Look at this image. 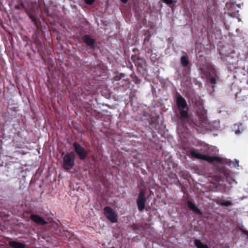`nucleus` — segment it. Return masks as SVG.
<instances>
[{
    "instance_id": "13",
    "label": "nucleus",
    "mask_w": 248,
    "mask_h": 248,
    "mask_svg": "<svg viewBox=\"0 0 248 248\" xmlns=\"http://www.w3.org/2000/svg\"><path fill=\"white\" fill-rule=\"evenodd\" d=\"M217 203L222 206L230 207L233 205L232 202L231 201H225L223 199H219L217 202Z\"/></svg>"
},
{
    "instance_id": "5",
    "label": "nucleus",
    "mask_w": 248,
    "mask_h": 248,
    "mask_svg": "<svg viewBox=\"0 0 248 248\" xmlns=\"http://www.w3.org/2000/svg\"><path fill=\"white\" fill-rule=\"evenodd\" d=\"M81 40L89 49L95 50L97 46V41L94 36L92 34H85L81 37Z\"/></svg>"
},
{
    "instance_id": "19",
    "label": "nucleus",
    "mask_w": 248,
    "mask_h": 248,
    "mask_svg": "<svg viewBox=\"0 0 248 248\" xmlns=\"http://www.w3.org/2000/svg\"><path fill=\"white\" fill-rule=\"evenodd\" d=\"M24 3L22 2H21L19 4L16 5L15 6L16 9H18V10L21 9H22V8H24Z\"/></svg>"
},
{
    "instance_id": "26",
    "label": "nucleus",
    "mask_w": 248,
    "mask_h": 248,
    "mask_svg": "<svg viewBox=\"0 0 248 248\" xmlns=\"http://www.w3.org/2000/svg\"><path fill=\"white\" fill-rule=\"evenodd\" d=\"M95 75L96 76H100V74H98V73H96Z\"/></svg>"
},
{
    "instance_id": "17",
    "label": "nucleus",
    "mask_w": 248,
    "mask_h": 248,
    "mask_svg": "<svg viewBox=\"0 0 248 248\" xmlns=\"http://www.w3.org/2000/svg\"><path fill=\"white\" fill-rule=\"evenodd\" d=\"M163 2L166 3L167 5H171L173 3L175 2L176 1L174 0H161Z\"/></svg>"
},
{
    "instance_id": "9",
    "label": "nucleus",
    "mask_w": 248,
    "mask_h": 248,
    "mask_svg": "<svg viewBox=\"0 0 248 248\" xmlns=\"http://www.w3.org/2000/svg\"><path fill=\"white\" fill-rule=\"evenodd\" d=\"M30 219L34 223L41 225H45L47 222L39 215L31 214L30 216Z\"/></svg>"
},
{
    "instance_id": "6",
    "label": "nucleus",
    "mask_w": 248,
    "mask_h": 248,
    "mask_svg": "<svg viewBox=\"0 0 248 248\" xmlns=\"http://www.w3.org/2000/svg\"><path fill=\"white\" fill-rule=\"evenodd\" d=\"M146 198L145 196V191L144 189H141L140 191L139 196L137 199V204L139 211L140 212L143 211L145 207Z\"/></svg>"
},
{
    "instance_id": "21",
    "label": "nucleus",
    "mask_w": 248,
    "mask_h": 248,
    "mask_svg": "<svg viewBox=\"0 0 248 248\" xmlns=\"http://www.w3.org/2000/svg\"><path fill=\"white\" fill-rule=\"evenodd\" d=\"M132 51L134 52V54L137 53L138 57H139V55L140 54V53L139 52V50L137 48H133Z\"/></svg>"
},
{
    "instance_id": "2",
    "label": "nucleus",
    "mask_w": 248,
    "mask_h": 248,
    "mask_svg": "<svg viewBox=\"0 0 248 248\" xmlns=\"http://www.w3.org/2000/svg\"><path fill=\"white\" fill-rule=\"evenodd\" d=\"M176 108L174 110L177 122L182 125L189 122L190 120L188 107L186 100L179 93H177L175 97Z\"/></svg>"
},
{
    "instance_id": "14",
    "label": "nucleus",
    "mask_w": 248,
    "mask_h": 248,
    "mask_svg": "<svg viewBox=\"0 0 248 248\" xmlns=\"http://www.w3.org/2000/svg\"><path fill=\"white\" fill-rule=\"evenodd\" d=\"M9 244L13 248H25V244L17 241H10Z\"/></svg>"
},
{
    "instance_id": "23",
    "label": "nucleus",
    "mask_w": 248,
    "mask_h": 248,
    "mask_svg": "<svg viewBox=\"0 0 248 248\" xmlns=\"http://www.w3.org/2000/svg\"><path fill=\"white\" fill-rule=\"evenodd\" d=\"M123 3L125 4L127 2L128 0H120Z\"/></svg>"
},
{
    "instance_id": "15",
    "label": "nucleus",
    "mask_w": 248,
    "mask_h": 248,
    "mask_svg": "<svg viewBox=\"0 0 248 248\" xmlns=\"http://www.w3.org/2000/svg\"><path fill=\"white\" fill-rule=\"evenodd\" d=\"M194 244L197 248H209L207 245L204 244L201 240L197 239H194Z\"/></svg>"
},
{
    "instance_id": "16",
    "label": "nucleus",
    "mask_w": 248,
    "mask_h": 248,
    "mask_svg": "<svg viewBox=\"0 0 248 248\" xmlns=\"http://www.w3.org/2000/svg\"><path fill=\"white\" fill-rule=\"evenodd\" d=\"M28 16H29V17H30V18L31 20V21L37 27L38 26V22H37V19L36 18V17H35V16H34L33 15H32V14H28Z\"/></svg>"
},
{
    "instance_id": "22",
    "label": "nucleus",
    "mask_w": 248,
    "mask_h": 248,
    "mask_svg": "<svg viewBox=\"0 0 248 248\" xmlns=\"http://www.w3.org/2000/svg\"><path fill=\"white\" fill-rule=\"evenodd\" d=\"M61 232L62 234H66V233H69V232H68L67 231H65V230H63L62 232Z\"/></svg>"
},
{
    "instance_id": "12",
    "label": "nucleus",
    "mask_w": 248,
    "mask_h": 248,
    "mask_svg": "<svg viewBox=\"0 0 248 248\" xmlns=\"http://www.w3.org/2000/svg\"><path fill=\"white\" fill-rule=\"evenodd\" d=\"M180 62L181 64L184 67H186L189 64V61L188 59L187 55L186 53L182 56L180 58Z\"/></svg>"
},
{
    "instance_id": "8",
    "label": "nucleus",
    "mask_w": 248,
    "mask_h": 248,
    "mask_svg": "<svg viewBox=\"0 0 248 248\" xmlns=\"http://www.w3.org/2000/svg\"><path fill=\"white\" fill-rule=\"evenodd\" d=\"M225 8L227 10L228 14L232 17H236L239 16V10L236 7V2H227L225 4Z\"/></svg>"
},
{
    "instance_id": "11",
    "label": "nucleus",
    "mask_w": 248,
    "mask_h": 248,
    "mask_svg": "<svg viewBox=\"0 0 248 248\" xmlns=\"http://www.w3.org/2000/svg\"><path fill=\"white\" fill-rule=\"evenodd\" d=\"M134 64L138 67V68L143 69L146 65V61L143 58L138 57L137 61Z\"/></svg>"
},
{
    "instance_id": "4",
    "label": "nucleus",
    "mask_w": 248,
    "mask_h": 248,
    "mask_svg": "<svg viewBox=\"0 0 248 248\" xmlns=\"http://www.w3.org/2000/svg\"><path fill=\"white\" fill-rule=\"evenodd\" d=\"M189 153L192 157L196 159L206 161L211 164H213L214 162L220 163L222 162L221 158L217 156L214 155L211 156L207 155H202L199 154V152L194 149L191 150Z\"/></svg>"
},
{
    "instance_id": "10",
    "label": "nucleus",
    "mask_w": 248,
    "mask_h": 248,
    "mask_svg": "<svg viewBox=\"0 0 248 248\" xmlns=\"http://www.w3.org/2000/svg\"><path fill=\"white\" fill-rule=\"evenodd\" d=\"M186 203L188 208L194 213L198 215L202 214V212L197 206H196L193 202L187 200L186 201Z\"/></svg>"
},
{
    "instance_id": "24",
    "label": "nucleus",
    "mask_w": 248,
    "mask_h": 248,
    "mask_svg": "<svg viewBox=\"0 0 248 248\" xmlns=\"http://www.w3.org/2000/svg\"><path fill=\"white\" fill-rule=\"evenodd\" d=\"M44 12H45V13H48V9H46V8L45 9H44Z\"/></svg>"
},
{
    "instance_id": "3",
    "label": "nucleus",
    "mask_w": 248,
    "mask_h": 248,
    "mask_svg": "<svg viewBox=\"0 0 248 248\" xmlns=\"http://www.w3.org/2000/svg\"><path fill=\"white\" fill-rule=\"evenodd\" d=\"M201 70L211 84L212 88L214 89L217 83V79L219 78L215 68L213 66L208 64L205 67H201Z\"/></svg>"
},
{
    "instance_id": "1",
    "label": "nucleus",
    "mask_w": 248,
    "mask_h": 248,
    "mask_svg": "<svg viewBox=\"0 0 248 248\" xmlns=\"http://www.w3.org/2000/svg\"><path fill=\"white\" fill-rule=\"evenodd\" d=\"M73 146L74 149V152H70L64 154L62 152V157L63 164L62 168L66 171H69L75 166V161L77 155L80 160H85L88 155V152L86 150L82 147L78 142H74L73 143Z\"/></svg>"
},
{
    "instance_id": "25",
    "label": "nucleus",
    "mask_w": 248,
    "mask_h": 248,
    "mask_svg": "<svg viewBox=\"0 0 248 248\" xmlns=\"http://www.w3.org/2000/svg\"><path fill=\"white\" fill-rule=\"evenodd\" d=\"M135 93V92H133V93H130V96H129V98L131 99L132 98V94L134 93Z\"/></svg>"
},
{
    "instance_id": "18",
    "label": "nucleus",
    "mask_w": 248,
    "mask_h": 248,
    "mask_svg": "<svg viewBox=\"0 0 248 248\" xmlns=\"http://www.w3.org/2000/svg\"><path fill=\"white\" fill-rule=\"evenodd\" d=\"M137 57L138 55L137 53L132 55L131 57V59L134 63H135L137 61Z\"/></svg>"
},
{
    "instance_id": "7",
    "label": "nucleus",
    "mask_w": 248,
    "mask_h": 248,
    "mask_svg": "<svg viewBox=\"0 0 248 248\" xmlns=\"http://www.w3.org/2000/svg\"><path fill=\"white\" fill-rule=\"evenodd\" d=\"M105 217L112 223L118 221V215L109 206H106L104 208Z\"/></svg>"
},
{
    "instance_id": "20",
    "label": "nucleus",
    "mask_w": 248,
    "mask_h": 248,
    "mask_svg": "<svg viewBox=\"0 0 248 248\" xmlns=\"http://www.w3.org/2000/svg\"><path fill=\"white\" fill-rule=\"evenodd\" d=\"M94 1L95 0H85V3L88 5H92Z\"/></svg>"
}]
</instances>
